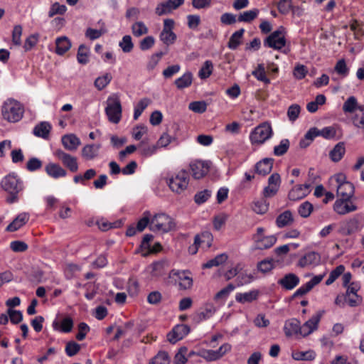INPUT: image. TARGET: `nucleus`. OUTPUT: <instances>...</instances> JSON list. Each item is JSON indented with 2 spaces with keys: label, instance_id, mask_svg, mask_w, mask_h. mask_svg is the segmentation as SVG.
<instances>
[{
  "label": "nucleus",
  "instance_id": "24",
  "mask_svg": "<svg viewBox=\"0 0 364 364\" xmlns=\"http://www.w3.org/2000/svg\"><path fill=\"white\" fill-rule=\"evenodd\" d=\"M51 130V125L47 122H41L38 124L33 129V133L38 137L47 139Z\"/></svg>",
  "mask_w": 364,
  "mask_h": 364
},
{
  "label": "nucleus",
  "instance_id": "49",
  "mask_svg": "<svg viewBox=\"0 0 364 364\" xmlns=\"http://www.w3.org/2000/svg\"><path fill=\"white\" fill-rule=\"evenodd\" d=\"M274 267L272 259H265L257 263V268L258 271L262 273L270 272Z\"/></svg>",
  "mask_w": 364,
  "mask_h": 364
},
{
  "label": "nucleus",
  "instance_id": "44",
  "mask_svg": "<svg viewBox=\"0 0 364 364\" xmlns=\"http://www.w3.org/2000/svg\"><path fill=\"white\" fill-rule=\"evenodd\" d=\"M213 241V235L209 232H204L200 235H196L195 237V245H198L201 243L205 244L206 247H209Z\"/></svg>",
  "mask_w": 364,
  "mask_h": 364
},
{
  "label": "nucleus",
  "instance_id": "34",
  "mask_svg": "<svg viewBox=\"0 0 364 364\" xmlns=\"http://www.w3.org/2000/svg\"><path fill=\"white\" fill-rule=\"evenodd\" d=\"M346 151L344 144L342 142L338 143L334 148L330 151L329 156L331 160L334 162L339 161L343 156Z\"/></svg>",
  "mask_w": 364,
  "mask_h": 364
},
{
  "label": "nucleus",
  "instance_id": "37",
  "mask_svg": "<svg viewBox=\"0 0 364 364\" xmlns=\"http://www.w3.org/2000/svg\"><path fill=\"white\" fill-rule=\"evenodd\" d=\"M256 241L260 249H268L272 247L277 242V237L274 235H269L257 238Z\"/></svg>",
  "mask_w": 364,
  "mask_h": 364
},
{
  "label": "nucleus",
  "instance_id": "54",
  "mask_svg": "<svg viewBox=\"0 0 364 364\" xmlns=\"http://www.w3.org/2000/svg\"><path fill=\"white\" fill-rule=\"evenodd\" d=\"M269 203L265 199H262L254 203L253 210L257 214H264L268 210Z\"/></svg>",
  "mask_w": 364,
  "mask_h": 364
},
{
  "label": "nucleus",
  "instance_id": "28",
  "mask_svg": "<svg viewBox=\"0 0 364 364\" xmlns=\"http://www.w3.org/2000/svg\"><path fill=\"white\" fill-rule=\"evenodd\" d=\"M55 53L62 55L65 54L71 48V42L66 36L58 37L55 40Z\"/></svg>",
  "mask_w": 364,
  "mask_h": 364
},
{
  "label": "nucleus",
  "instance_id": "3",
  "mask_svg": "<svg viewBox=\"0 0 364 364\" xmlns=\"http://www.w3.org/2000/svg\"><path fill=\"white\" fill-rule=\"evenodd\" d=\"M175 227L173 218L165 213H159L151 218L149 229L154 232H168L173 230Z\"/></svg>",
  "mask_w": 364,
  "mask_h": 364
},
{
  "label": "nucleus",
  "instance_id": "42",
  "mask_svg": "<svg viewBox=\"0 0 364 364\" xmlns=\"http://www.w3.org/2000/svg\"><path fill=\"white\" fill-rule=\"evenodd\" d=\"M151 103V100L149 98H142L136 105L134 108V119L136 120L143 111L148 107V105Z\"/></svg>",
  "mask_w": 364,
  "mask_h": 364
},
{
  "label": "nucleus",
  "instance_id": "21",
  "mask_svg": "<svg viewBox=\"0 0 364 364\" xmlns=\"http://www.w3.org/2000/svg\"><path fill=\"white\" fill-rule=\"evenodd\" d=\"M45 171L49 176L53 178L65 177L67 174V171L59 164L52 162L48 163L46 166Z\"/></svg>",
  "mask_w": 364,
  "mask_h": 364
},
{
  "label": "nucleus",
  "instance_id": "31",
  "mask_svg": "<svg viewBox=\"0 0 364 364\" xmlns=\"http://www.w3.org/2000/svg\"><path fill=\"white\" fill-rule=\"evenodd\" d=\"M193 82V75L190 72L184 73L181 77L177 78L174 83L178 89L182 90L188 87Z\"/></svg>",
  "mask_w": 364,
  "mask_h": 364
},
{
  "label": "nucleus",
  "instance_id": "32",
  "mask_svg": "<svg viewBox=\"0 0 364 364\" xmlns=\"http://www.w3.org/2000/svg\"><path fill=\"white\" fill-rule=\"evenodd\" d=\"M167 266L168 262L166 260H160L152 263L150 266L151 269V274L155 277L163 275Z\"/></svg>",
  "mask_w": 364,
  "mask_h": 364
},
{
  "label": "nucleus",
  "instance_id": "61",
  "mask_svg": "<svg viewBox=\"0 0 364 364\" xmlns=\"http://www.w3.org/2000/svg\"><path fill=\"white\" fill-rule=\"evenodd\" d=\"M149 364H169V358L166 352L160 351Z\"/></svg>",
  "mask_w": 364,
  "mask_h": 364
},
{
  "label": "nucleus",
  "instance_id": "6",
  "mask_svg": "<svg viewBox=\"0 0 364 364\" xmlns=\"http://www.w3.org/2000/svg\"><path fill=\"white\" fill-rule=\"evenodd\" d=\"M170 189L176 193H181L188 187L189 183V174L186 170H181L174 176L167 179Z\"/></svg>",
  "mask_w": 364,
  "mask_h": 364
},
{
  "label": "nucleus",
  "instance_id": "64",
  "mask_svg": "<svg viewBox=\"0 0 364 364\" xmlns=\"http://www.w3.org/2000/svg\"><path fill=\"white\" fill-rule=\"evenodd\" d=\"M335 71L343 77H346L348 74V68L346 61L343 59L339 60L334 68Z\"/></svg>",
  "mask_w": 364,
  "mask_h": 364
},
{
  "label": "nucleus",
  "instance_id": "41",
  "mask_svg": "<svg viewBox=\"0 0 364 364\" xmlns=\"http://www.w3.org/2000/svg\"><path fill=\"white\" fill-rule=\"evenodd\" d=\"M77 59L79 63L85 65L88 63L89 60V49L87 46L82 44L79 46Z\"/></svg>",
  "mask_w": 364,
  "mask_h": 364
},
{
  "label": "nucleus",
  "instance_id": "38",
  "mask_svg": "<svg viewBox=\"0 0 364 364\" xmlns=\"http://www.w3.org/2000/svg\"><path fill=\"white\" fill-rule=\"evenodd\" d=\"M173 274L178 277V285L181 289H188L192 287V279L188 276H186L184 272H176Z\"/></svg>",
  "mask_w": 364,
  "mask_h": 364
},
{
  "label": "nucleus",
  "instance_id": "40",
  "mask_svg": "<svg viewBox=\"0 0 364 364\" xmlns=\"http://www.w3.org/2000/svg\"><path fill=\"white\" fill-rule=\"evenodd\" d=\"M257 291H251L245 293H240L236 295V300L241 303L251 302L257 299Z\"/></svg>",
  "mask_w": 364,
  "mask_h": 364
},
{
  "label": "nucleus",
  "instance_id": "58",
  "mask_svg": "<svg viewBox=\"0 0 364 364\" xmlns=\"http://www.w3.org/2000/svg\"><path fill=\"white\" fill-rule=\"evenodd\" d=\"M80 350V345L75 341H69L67 343L65 346V353L70 356H74L76 355Z\"/></svg>",
  "mask_w": 364,
  "mask_h": 364
},
{
  "label": "nucleus",
  "instance_id": "36",
  "mask_svg": "<svg viewBox=\"0 0 364 364\" xmlns=\"http://www.w3.org/2000/svg\"><path fill=\"white\" fill-rule=\"evenodd\" d=\"M228 257L226 254L222 253L218 255L213 259L208 260L206 263L203 264V268H211L213 267H218L224 262H225L228 259Z\"/></svg>",
  "mask_w": 364,
  "mask_h": 364
},
{
  "label": "nucleus",
  "instance_id": "62",
  "mask_svg": "<svg viewBox=\"0 0 364 364\" xmlns=\"http://www.w3.org/2000/svg\"><path fill=\"white\" fill-rule=\"evenodd\" d=\"M7 314L9 316L11 322L14 324L20 323L23 319V314L21 311L9 309Z\"/></svg>",
  "mask_w": 364,
  "mask_h": 364
},
{
  "label": "nucleus",
  "instance_id": "47",
  "mask_svg": "<svg viewBox=\"0 0 364 364\" xmlns=\"http://www.w3.org/2000/svg\"><path fill=\"white\" fill-rule=\"evenodd\" d=\"M314 351H296L292 353V358L296 360H312L315 358Z\"/></svg>",
  "mask_w": 364,
  "mask_h": 364
},
{
  "label": "nucleus",
  "instance_id": "18",
  "mask_svg": "<svg viewBox=\"0 0 364 364\" xmlns=\"http://www.w3.org/2000/svg\"><path fill=\"white\" fill-rule=\"evenodd\" d=\"M321 261V256L316 252H309L304 255L298 262V266L306 267L310 265H317Z\"/></svg>",
  "mask_w": 364,
  "mask_h": 364
},
{
  "label": "nucleus",
  "instance_id": "43",
  "mask_svg": "<svg viewBox=\"0 0 364 364\" xmlns=\"http://www.w3.org/2000/svg\"><path fill=\"white\" fill-rule=\"evenodd\" d=\"M344 271L345 267L343 265L341 264L336 267L331 272L328 278L326 281V284L329 286L333 284L342 274H343Z\"/></svg>",
  "mask_w": 364,
  "mask_h": 364
},
{
  "label": "nucleus",
  "instance_id": "27",
  "mask_svg": "<svg viewBox=\"0 0 364 364\" xmlns=\"http://www.w3.org/2000/svg\"><path fill=\"white\" fill-rule=\"evenodd\" d=\"M138 149L141 156L149 157L156 152L158 149V145L154 144L150 146L149 145L148 139H145L139 144Z\"/></svg>",
  "mask_w": 364,
  "mask_h": 364
},
{
  "label": "nucleus",
  "instance_id": "50",
  "mask_svg": "<svg viewBox=\"0 0 364 364\" xmlns=\"http://www.w3.org/2000/svg\"><path fill=\"white\" fill-rule=\"evenodd\" d=\"M112 77L109 73H106L102 76L98 77L95 81V86L99 90L104 89L112 80Z\"/></svg>",
  "mask_w": 364,
  "mask_h": 364
},
{
  "label": "nucleus",
  "instance_id": "55",
  "mask_svg": "<svg viewBox=\"0 0 364 364\" xmlns=\"http://www.w3.org/2000/svg\"><path fill=\"white\" fill-rule=\"evenodd\" d=\"M301 107L297 104L290 105L287 109V117L291 122H294L299 116Z\"/></svg>",
  "mask_w": 364,
  "mask_h": 364
},
{
  "label": "nucleus",
  "instance_id": "1",
  "mask_svg": "<svg viewBox=\"0 0 364 364\" xmlns=\"http://www.w3.org/2000/svg\"><path fill=\"white\" fill-rule=\"evenodd\" d=\"M1 188L9 194L6 202L12 204L19 199V193L23 191L24 186L23 181L15 173L6 176L1 181Z\"/></svg>",
  "mask_w": 364,
  "mask_h": 364
},
{
  "label": "nucleus",
  "instance_id": "35",
  "mask_svg": "<svg viewBox=\"0 0 364 364\" xmlns=\"http://www.w3.org/2000/svg\"><path fill=\"white\" fill-rule=\"evenodd\" d=\"M245 33V29L241 28L232 33L228 41V47L232 50H235L241 43L242 36Z\"/></svg>",
  "mask_w": 364,
  "mask_h": 364
},
{
  "label": "nucleus",
  "instance_id": "17",
  "mask_svg": "<svg viewBox=\"0 0 364 364\" xmlns=\"http://www.w3.org/2000/svg\"><path fill=\"white\" fill-rule=\"evenodd\" d=\"M310 185L303 184L294 187L289 192V198L291 200H298L306 197L310 192Z\"/></svg>",
  "mask_w": 364,
  "mask_h": 364
},
{
  "label": "nucleus",
  "instance_id": "53",
  "mask_svg": "<svg viewBox=\"0 0 364 364\" xmlns=\"http://www.w3.org/2000/svg\"><path fill=\"white\" fill-rule=\"evenodd\" d=\"M313 211V205L306 201L303 203H301L299 208H298V213L302 218H308L311 212Z\"/></svg>",
  "mask_w": 364,
  "mask_h": 364
},
{
  "label": "nucleus",
  "instance_id": "33",
  "mask_svg": "<svg viewBox=\"0 0 364 364\" xmlns=\"http://www.w3.org/2000/svg\"><path fill=\"white\" fill-rule=\"evenodd\" d=\"M259 13V10L258 9L243 11L238 15L237 21L239 22L251 23L257 17Z\"/></svg>",
  "mask_w": 364,
  "mask_h": 364
},
{
  "label": "nucleus",
  "instance_id": "46",
  "mask_svg": "<svg viewBox=\"0 0 364 364\" xmlns=\"http://www.w3.org/2000/svg\"><path fill=\"white\" fill-rule=\"evenodd\" d=\"M132 31L134 36L139 37L146 34L149 30L142 21H137L132 26Z\"/></svg>",
  "mask_w": 364,
  "mask_h": 364
},
{
  "label": "nucleus",
  "instance_id": "7",
  "mask_svg": "<svg viewBox=\"0 0 364 364\" xmlns=\"http://www.w3.org/2000/svg\"><path fill=\"white\" fill-rule=\"evenodd\" d=\"M286 45L284 28L280 26L277 31L272 32L264 41V46L273 48L274 50H280Z\"/></svg>",
  "mask_w": 364,
  "mask_h": 364
},
{
  "label": "nucleus",
  "instance_id": "2",
  "mask_svg": "<svg viewBox=\"0 0 364 364\" xmlns=\"http://www.w3.org/2000/svg\"><path fill=\"white\" fill-rule=\"evenodd\" d=\"M24 112L23 106L18 101L10 99L2 105L1 114L4 119L15 123L21 119Z\"/></svg>",
  "mask_w": 364,
  "mask_h": 364
},
{
  "label": "nucleus",
  "instance_id": "8",
  "mask_svg": "<svg viewBox=\"0 0 364 364\" xmlns=\"http://www.w3.org/2000/svg\"><path fill=\"white\" fill-rule=\"evenodd\" d=\"M271 126L267 123H263L257 126L251 133L250 139L253 144H261L272 136Z\"/></svg>",
  "mask_w": 364,
  "mask_h": 364
},
{
  "label": "nucleus",
  "instance_id": "4",
  "mask_svg": "<svg viewBox=\"0 0 364 364\" xmlns=\"http://www.w3.org/2000/svg\"><path fill=\"white\" fill-rule=\"evenodd\" d=\"M331 182L335 181L337 190L338 198L350 199L355 192L353 183L346 181L343 173H338L331 178Z\"/></svg>",
  "mask_w": 364,
  "mask_h": 364
},
{
  "label": "nucleus",
  "instance_id": "23",
  "mask_svg": "<svg viewBox=\"0 0 364 364\" xmlns=\"http://www.w3.org/2000/svg\"><path fill=\"white\" fill-rule=\"evenodd\" d=\"M273 159L265 158L257 162L255 165V172L262 176L269 173L272 169Z\"/></svg>",
  "mask_w": 364,
  "mask_h": 364
},
{
  "label": "nucleus",
  "instance_id": "26",
  "mask_svg": "<svg viewBox=\"0 0 364 364\" xmlns=\"http://www.w3.org/2000/svg\"><path fill=\"white\" fill-rule=\"evenodd\" d=\"M284 332L287 336L295 334L301 335L300 321L296 318H291L287 321L284 326Z\"/></svg>",
  "mask_w": 364,
  "mask_h": 364
},
{
  "label": "nucleus",
  "instance_id": "57",
  "mask_svg": "<svg viewBox=\"0 0 364 364\" xmlns=\"http://www.w3.org/2000/svg\"><path fill=\"white\" fill-rule=\"evenodd\" d=\"M119 46L124 53H129L132 51L134 47V44L132 41V37L129 35H126L122 38V40L119 42Z\"/></svg>",
  "mask_w": 364,
  "mask_h": 364
},
{
  "label": "nucleus",
  "instance_id": "20",
  "mask_svg": "<svg viewBox=\"0 0 364 364\" xmlns=\"http://www.w3.org/2000/svg\"><path fill=\"white\" fill-rule=\"evenodd\" d=\"M299 277L295 274L289 273L278 281V284L287 290H291L299 284Z\"/></svg>",
  "mask_w": 364,
  "mask_h": 364
},
{
  "label": "nucleus",
  "instance_id": "52",
  "mask_svg": "<svg viewBox=\"0 0 364 364\" xmlns=\"http://www.w3.org/2000/svg\"><path fill=\"white\" fill-rule=\"evenodd\" d=\"M189 109L196 113H203L207 109V104L204 101L192 102L188 105Z\"/></svg>",
  "mask_w": 364,
  "mask_h": 364
},
{
  "label": "nucleus",
  "instance_id": "59",
  "mask_svg": "<svg viewBox=\"0 0 364 364\" xmlns=\"http://www.w3.org/2000/svg\"><path fill=\"white\" fill-rule=\"evenodd\" d=\"M150 213L145 211L144 213V217L140 219L136 224V230L139 232H142L148 225H150L151 220L149 218Z\"/></svg>",
  "mask_w": 364,
  "mask_h": 364
},
{
  "label": "nucleus",
  "instance_id": "14",
  "mask_svg": "<svg viewBox=\"0 0 364 364\" xmlns=\"http://www.w3.org/2000/svg\"><path fill=\"white\" fill-rule=\"evenodd\" d=\"M189 332L190 328L188 326L178 324L167 334V339L170 343H176L183 339Z\"/></svg>",
  "mask_w": 364,
  "mask_h": 364
},
{
  "label": "nucleus",
  "instance_id": "12",
  "mask_svg": "<svg viewBox=\"0 0 364 364\" xmlns=\"http://www.w3.org/2000/svg\"><path fill=\"white\" fill-rule=\"evenodd\" d=\"M333 210L341 215L355 211L358 207L350 199L338 198L333 204Z\"/></svg>",
  "mask_w": 364,
  "mask_h": 364
},
{
  "label": "nucleus",
  "instance_id": "48",
  "mask_svg": "<svg viewBox=\"0 0 364 364\" xmlns=\"http://www.w3.org/2000/svg\"><path fill=\"white\" fill-rule=\"evenodd\" d=\"M213 65L210 60H206L198 72V76L201 79L208 78L213 72Z\"/></svg>",
  "mask_w": 364,
  "mask_h": 364
},
{
  "label": "nucleus",
  "instance_id": "22",
  "mask_svg": "<svg viewBox=\"0 0 364 364\" xmlns=\"http://www.w3.org/2000/svg\"><path fill=\"white\" fill-rule=\"evenodd\" d=\"M216 311L215 307L212 304H207L199 312H197L193 316V320L196 323H200V321L208 319L210 318Z\"/></svg>",
  "mask_w": 364,
  "mask_h": 364
},
{
  "label": "nucleus",
  "instance_id": "15",
  "mask_svg": "<svg viewBox=\"0 0 364 364\" xmlns=\"http://www.w3.org/2000/svg\"><path fill=\"white\" fill-rule=\"evenodd\" d=\"M359 229V220L353 217L341 223L339 232L343 235H350Z\"/></svg>",
  "mask_w": 364,
  "mask_h": 364
},
{
  "label": "nucleus",
  "instance_id": "19",
  "mask_svg": "<svg viewBox=\"0 0 364 364\" xmlns=\"http://www.w3.org/2000/svg\"><path fill=\"white\" fill-rule=\"evenodd\" d=\"M100 148V144H87L81 150L82 157L87 161L95 159L98 156Z\"/></svg>",
  "mask_w": 364,
  "mask_h": 364
},
{
  "label": "nucleus",
  "instance_id": "5",
  "mask_svg": "<svg viewBox=\"0 0 364 364\" xmlns=\"http://www.w3.org/2000/svg\"><path fill=\"white\" fill-rule=\"evenodd\" d=\"M122 108L119 97L117 94L107 98L105 113L109 122L117 124L122 119Z\"/></svg>",
  "mask_w": 364,
  "mask_h": 364
},
{
  "label": "nucleus",
  "instance_id": "30",
  "mask_svg": "<svg viewBox=\"0 0 364 364\" xmlns=\"http://www.w3.org/2000/svg\"><path fill=\"white\" fill-rule=\"evenodd\" d=\"M53 327L55 330H60L62 332L68 333L72 331L73 327V321L70 317H66L63 319L60 325L57 321L53 323Z\"/></svg>",
  "mask_w": 364,
  "mask_h": 364
},
{
  "label": "nucleus",
  "instance_id": "45",
  "mask_svg": "<svg viewBox=\"0 0 364 364\" xmlns=\"http://www.w3.org/2000/svg\"><path fill=\"white\" fill-rule=\"evenodd\" d=\"M235 286L229 284L226 287L219 291L214 296V300L216 301H224L228 297L230 293L233 291Z\"/></svg>",
  "mask_w": 364,
  "mask_h": 364
},
{
  "label": "nucleus",
  "instance_id": "25",
  "mask_svg": "<svg viewBox=\"0 0 364 364\" xmlns=\"http://www.w3.org/2000/svg\"><path fill=\"white\" fill-rule=\"evenodd\" d=\"M28 219L29 215L27 213H23L19 214L13 220V222L7 226L6 230L9 232H14L18 230L28 221Z\"/></svg>",
  "mask_w": 364,
  "mask_h": 364
},
{
  "label": "nucleus",
  "instance_id": "39",
  "mask_svg": "<svg viewBox=\"0 0 364 364\" xmlns=\"http://www.w3.org/2000/svg\"><path fill=\"white\" fill-rule=\"evenodd\" d=\"M252 75H254L259 81L263 82L265 84H269L270 80L266 76V72L264 66L262 64H259L257 68L252 71Z\"/></svg>",
  "mask_w": 364,
  "mask_h": 364
},
{
  "label": "nucleus",
  "instance_id": "11",
  "mask_svg": "<svg viewBox=\"0 0 364 364\" xmlns=\"http://www.w3.org/2000/svg\"><path fill=\"white\" fill-rule=\"evenodd\" d=\"M190 169L192 176L195 179H200L203 178L210 171V162L196 160L192 161L190 165Z\"/></svg>",
  "mask_w": 364,
  "mask_h": 364
},
{
  "label": "nucleus",
  "instance_id": "60",
  "mask_svg": "<svg viewBox=\"0 0 364 364\" xmlns=\"http://www.w3.org/2000/svg\"><path fill=\"white\" fill-rule=\"evenodd\" d=\"M277 9L282 14H287L292 9L291 0H280L277 4Z\"/></svg>",
  "mask_w": 364,
  "mask_h": 364
},
{
  "label": "nucleus",
  "instance_id": "13",
  "mask_svg": "<svg viewBox=\"0 0 364 364\" xmlns=\"http://www.w3.org/2000/svg\"><path fill=\"white\" fill-rule=\"evenodd\" d=\"M324 313L323 311L316 312L302 326H301V335L303 337L307 336L313 333L318 328V324Z\"/></svg>",
  "mask_w": 364,
  "mask_h": 364
},
{
  "label": "nucleus",
  "instance_id": "63",
  "mask_svg": "<svg viewBox=\"0 0 364 364\" xmlns=\"http://www.w3.org/2000/svg\"><path fill=\"white\" fill-rule=\"evenodd\" d=\"M211 196V191L209 190H203L197 193L194 196L195 202L197 204H202L207 201Z\"/></svg>",
  "mask_w": 364,
  "mask_h": 364
},
{
  "label": "nucleus",
  "instance_id": "29",
  "mask_svg": "<svg viewBox=\"0 0 364 364\" xmlns=\"http://www.w3.org/2000/svg\"><path fill=\"white\" fill-rule=\"evenodd\" d=\"M294 222V218L290 210H285L279 215L276 219V224L278 228H284L291 225Z\"/></svg>",
  "mask_w": 364,
  "mask_h": 364
},
{
  "label": "nucleus",
  "instance_id": "10",
  "mask_svg": "<svg viewBox=\"0 0 364 364\" xmlns=\"http://www.w3.org/2000/svg\"><path fill=\"white\" fill-rule=\"evenodd\" d=\"M174 26V21L166 18L164 21L163 30L160 33V40L166 46L174 43L176 40V35L172 31Z\"/></svg>",
  "mask_w": 364,
  "mask_h": 364
},
{
  "label": "nucleus",
  "instance_id": "16",
  "mask_svg": "<svg viewBox=\"0 0 364 364\" xmlns=\"http://www.w3.org/2000/svg\"><path fill=\"white\" fill-rule=\"evenodd\" d=\"M64 148L70 151H75L81 144L80 139L74 134H65L61 138Z\"/></svg>",
  "mask_w": 364,
  "mask_h": 364
},
{
  "label": "nucleus",
  "instance_id": "51",
  "mask_svg": "<svg viewBox=\"0 0 364 364\" xmlns=\"http://www.w3.org/2000/svg\"><path fill=\"white\" fill-rule=\"evenodd\" d=\"M357 100L355 97L351 96L347 99L343 105V110L346 113H352L357 108Z\"/></svg>",
  "mask_w": 364,
  "mask_h": 364
},
{
  "label": "nucleus",
  "instance_id": "9",
  "mask_svg": "<svg viewBox=\"0 0 364 364\" xmlns=\"http://www.w3.org/2000/svg\"><path fill=\"white\" fill-rule=\"evenodd\" d=\"M53 155L62 162V164L71 172H77L78 170L77 159L75 156L65 152L61 149H56Z\"/></svg>",
  "mask_w": 364,
  "mask_h": 364
},
{
  "label": "nucleus",
  "instance_id": "56",
  "mask_svg": "<svg viewBox=\"0 0 364 364\" xmlns=\"http://www.w3.org/2000/svg\"><path fill=\"white\" fill-rule=\"evenodd\" d=\"M289 141L287 139H282L278 146H274V154L276 156L284 155L289 149Z\"/></svg>",
  "mask_w": 364,
  "mask_h": 364
}]
</instances>
